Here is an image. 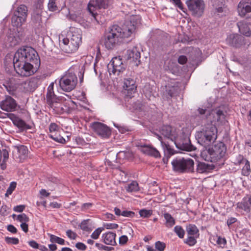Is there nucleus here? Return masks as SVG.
<instances>
[{
    "instance_id": "obj_21",
    "label": "nucleus",
    "mask_w": 251,
    "mask_h": 251,
    "mask_svg": "<svg viewBox=\"0 0 251 251\" xmlns=\"http://www.w3.org/2000/svg\"><path fill=\"white\" fill-rule=\"evenodd\" d=\"M239 31L246 36L251 35V24L245 21H241L237 23Z\"/></svg>"
},
{
    "instance_id": "obj_60",
    "label": "nucleus",
    "mask_w": 251,
    "mask_h": 251,
    "mask_svg": "<svg viewBox=\"0 0 251 251\" xmlns=\"http://www.w3.org/2000/svg\"><path fill=\"white\" fill-rule=\"evenodd\" d=\"M8 207L6 205H2L0 209V214L2 216L7 215V210Z\"/></svg>"
},
{
    "instance_id": "obj_33",
    "label": "nucleus",
    "mask_w": 251,
    "mask_h": 251,
    "mask_svg": "<svg viewBox=\"0 0 251 251\" xmlns=\"http://www.w3.org/2000/svg\"><path fill=\"white\" fill-rule=\"evenodd\" d=\"M41 77L36 76L30 78L28 80L31 84V87L34 91L41 83Z\"/></svg>"
},
{
    "instance_id": "obj_26",
    "label": "nucleus",
    "mask_w": 251,
    "mask_h": 251,
    "mask_svg": "<svg viewBox=\"0 0 251 251\" xmlns=\"http://www.w3.org/2000/svg\"><path fill=\"white\" fill-rule=\"evenodd\" d=\"M9 157L8 151L6 149L0 150V166L4 170L6 168V162Z\"/></svg>"
},
{
    "instance_id": "obj_42",
    "label": "nucleus",
    "mask_w": 251,
    "mask_h": 251,
    "mask_svg": "<svg viewBox=\"0 0 251 251\" xmlns=\"http://www.w3.org/2000/svg\"><path fill=\"white\" fill-rule=\"evenodd\" d=\"M174 231L180 238H183L184 237L185 231L181 226H176L174 227Z\"/></svg>"
},
{
    "instance_id": "obj_4",
    "label": "nucleus",
    "mask_w": 251,
    "mask_h": 251,
    "mask_svg": "<svg viewBox=\"0 0 251 251\" xmlns=\"http://www.w3.org/2000/svg\"><path fill=\"white\" fill-rule=\"evenodd\" d=\"M217 129L214 124H208L196 134L198 142L201 145H207L216 139Z\"/></svg>"
},
{
    "instance_id": "obj_41",
    "label": "nucleus",
    "mask_w": 251,
    "mask_h": 251,
    "mask_svg": "<svg viewBox=\"0 0 251 251\" xmlns=\"http://www.w3.org/2000/svg\"><path fill=\"white\" fill-rule=\"evenodd\" d=\"M198 236H189L185 240L184 243L190 246H194L197 243L196 238Z\"/></svg>"
},
{
    "instance_id": "obj_48",
    "label": "nucleus",
    "mask_w": 251,
    "mask_h": 251,
    "mask_svg": "<svg viewBox=\"0 0 251 251\" xmlns=\"http://www.w3.org/2000/svg\"><path fill=\"white\" fill-rule=\"evenodd\" d=\"M17 219L21 223H26L29 221L28 217L25 213L18 215Z\"/></svg>"
},
{
    "instance_id": "obj_24",
    "label": "nucleus",
    "mask_w": 251,
    "mask_h": 251,
    "mask_svg": "<svg viewBox=\"0 0 251 251\" xmlns=\"http://www.w3.org/2000/svg\"><path fill=\"white\" fill-rule=\"evenodd\" d=\"M116 233L112 232H108L102 234V237L103 242L107 245L114 246L116 244Z\"/></svg>"
},
{
    "instance_id": "obj_6",
    "label": "nucleus",
    "mask_w": 251,
    "mask_h": 251,
    "mask_svg": "<svg viewBox=\"0 0 251 251\" xmlns=\"http://www.w3.org/2000/svg\"><path fill=\"white\" fill-rule=\"evenodd\" d=\"M174 171L184 173H192L194 170V162L192 159L187 158H176L172 161Z\"/></svg>"
},
{
    "instance_id": "obj_53",
    "label": "nucleus",
    "mask_w": 251,
    "mask_h": 251,
    "mask_svg": "<svg viewBox=\"0 0 251 251\" xmlns=\"http://www.w3.org/2000/svg\"><path fill=\"white\" fill-rule=\"evenodd\" d=\"M32 19L34 22L40 24L42 21L41 15L39 13L34 14L32 16Z\"/></svg>"
},
{
    "instance_id": "obj_34",
    "label": "nucleus",
    "mask_w": 251,
    "mask_h": 251,
    "mask_svg": "<svg viewBox=\"0 0 251 251\" xmlns=\"http://www.w3.org/2000/svg\"><path fill=\"white\" fill-rule=\"evenodd\" d=\"M58 0H49L48 7V9L50 11H56L59 10L57 6Z\"/></svg>"
},
{
    "instance_id": "obj_37",
    "label": "nucleus",
    "mask_w": 251,
    "mask_h": 251,
    "mask_svg": "<svg viewBox=\"0 0 251 251\" xmlns=\"http://www.w3.org/2000/svg\"><path fill=\"white\" fill-rule=\"evenodd\" d=\"M49 235L51 242L56 243L62 245L65 244V241L63 239L51 234H49Z\"/></svg>"
},
{
    "instance_id": "obj_61",
    "label": "nucleus",
    "mask_w": 251,
    "mask_h": 251,
    "mask_svg": "<svg viewBox=\"0 0 251 251\" xmlns=\"http://www.w3.org/2000/svg\"><path fill=\"white\" fill-rule=\"evenodd\" d=\"M58 126L55 123H51L49 126L50 131L52 133L57 130Z\"/></svg>"
},
{
    "instance_id": "obj_59",
    "label": "nucleus",
    "mask_w": 251,
    "mask_h": 251,
    "mask_svg": "<svg viewBox=\"0 0 251 251\" xmlns=\"http://www.w3.org/2000/svg\"><path fill=\"white\" fill-rule=\"evenodd\" d=\"M75 247L81 251H85L87 248L86 246L81 242L76 243L75 244Z\"/></svg>"
},
{
    "instance_id": "obj_52",
    "label": "nucleus",
    "mask_w": 251,
    "mask_h": 251,
    "mask_svg": "<svg viewBox=\"0 0 251 251\" xmlns=\"http://www.w3.org/2000/svg\"><path fill=\"white\" fill-rule=\"evenodd\" d=\"M96 246L100 250L110 251L113 249V247L106 246L100 243H96Z\"/></svg>"
},
{
    "instance_id": "obj_11",
    "label": "nucleus",
    "mask_w": 251,
    "mask_h": 251,
    "mask_svg": "<svg viewBox=\"0 0 251 251\" xmlns=\"http://www.w3.org/2000/svg\"><path fill=\"white\" fill-rule=\"evenodd\" d=\"M107 67L110 75L112 73L119 75L126 69V66L123 64L120 56L113 58Z\"/></svg>"
},
{
    "instance_id": "obj_55",
    "label": "nucleus",
    "mask_w": 251,
    "mask_h": 251,
    "mask_svg": "<svg viewBox=\"0 0 251 251\" xmlns=\"http://www.w3.org/2000/svg\"><path fill=\"white\" fill-rule=\"evenodd\" d=\"M246 160V159L244 158L243 155L239 154L237 155L234 163L236 165H240L242 163H245V160Z\"/></svg>"
},
{
    "instance_id": "obj_8",
    "label": "nucleus",
    "mask_w": 251,
    "mask_h": 251,
    "mask_svg": "<svg viewBox=\"0 0 251 251\" xmlns=\"http://www.w3.org/2000/svg\"><path fill=\"white\" fill-rule=\"evenodd\" d=\"M227 44L234 48L246 49L250 45L249 41L242 36L238 34H231L226 39Z\"/></svg>"
},
{
    "instance_id": "obj_39",
    "label": "nucleus",
    "mask_w": 251,
    "mask_h": 251,
    "mask_svg": "<svg viewBox=\"0 0 251 251\" xmlns=\"http://www.w3.org/2000/svg\"><path fill=\"white\" fill-rule=\"evenodd\" d=\"M31 84L29 80H26L21 84V88L25 92H30L34 91L31 88Z\"/></svg>"
},
{
    "instance_id": "obj_31",
    "label": "nucleus",
    "mask_w": 251,
    "mask_h": 251,
    "mask_svg": "<svg viewBox=\"0 0 251 251\" xmlns=\"http://www.w3.org/2000/svg\"><path fill=\"white\" fill-rule=\"evenodd\" d=\"M128 192H135L139 190L138 183L136 181H133L126 187Z\"/></svg>"
},
{
    "instance_id": "obj_40",
    "label": "nucleus",
    "mask_w": 251,
    "mask_h": 251,
    "mask_svg": "<svg viewBox=\"0 0 251 251\" xmlns=\"http://www.w3.org/2000/svg\"><path fill=\"white\" fill-rule=\"evenodd\" d=\"M187 142L185 143H183L180 147V149L182 150H184L186 151H192L195 150L196 148L193 146L191 143L190 140L187 141Z\"/></svg>"
},
{
    "instance_id": "obj_64",
    "label": "nucleus",
    "mask_w": 251,
    "mask_h": 251,
    "mask_svg": "<svg viewBox=\"0 0 251 251\" xmlns=\"http://www.w3.org/2000/svg\"><path fill=\"white\" fill-rule=\"evenodd\" d=\"M104 227L106 229H116L118 227L116 224H106L104 225Z\"/></svg>"
},
{
    "instance_id": "obj_14",
    "label": "nucleus",
    "mask_w": 251,
    "mask_h": 251,
    "mask_svg": "<svg viewBox=\"0 0 251 251\" xmlns=\"http://www.w3.org/2000/svg\"><path fill=\"white\" fill-rule=\"evenodd\" d=\"M17 103L16 100L10 96H6L5 98L0 102V108L7 112H13L16 110Z\"/></svg>"
},
{
    "instance_id": "obj_7",
    "label": "nucleus",
    "mask_w": 251,
    "mask_h": 251,
    "mask_svg": "<svg viewBox=\"0 0 251 251\" xmlns=\"http://www.w3.org/2000/svg\"><path fill=\"white\" fill-rule=\"evenodd\" d=\"M77 78L76 75L72 73H67L61 77L59 81L60 88L64 91L70 92L76 86Z\"/></svg>"
},
{
    "instance_id": "obj_47",
    "label": "nucleus",
    "mask_w": 251,
    "mask_h": 251,
    "mask_svg": "<svg viewBox=\"0 0 251 251\" xmlns=\"http://www.w3.org/2000/svg\"><path fill=\"white\" fill-rule=\"evenodd\" d=\"M153 147L145 145H141V151L145 154L149 155Z\"/></svg>"
},
{
    "instance_id": "obj_9",
    "label": "nucleus",
    "mask_w": 251,
    "mask_h": 251,
    "mask_svg": "<svg viewBox=\"0 0 251 251\" xmlns=\"http://www.w3.org/2000/svg\"><path fill=\"white\" fill-rule=\"evenodd\" d=\"M110 3L109 0H90L88 4V10L98 23L97 10L101 8H107Z\"/></svg>"
},
{
    "instance_id": "obj_44",
    "label": "nucleus",
    "mask_w": 251,
    "mask_h": 251,
    "mask_svg": "<svg viewBox=\"0 0 251 251\" xmlns=\"http://www.w3.org/2000/svg\"><path fill=\"white\" fill-rule=\"evenodd\" d=\"M49 136L53 140L58 143L64 144L66 142V139L59 135H53V134H50L49 135Z\"/></svg>"
},
{
    "instance_id": "obj_17",
    "label": "nucleus",
    "mask_w": 251,
    "mask_h": 251,
    "mask_svg": "<svg viewBox=\"0 0 251 251\" xmlns=\"http://www.w3.org/2000/svg\"><path fill=\"white\" fill-rule=\"evenodd\" d=\"M135 30V26L131 22H126L123 26L120 27L119 33H120V39L128 38L133 33Z\"/></svg>"
},
{
    "instance_id": "obj_54",
    "label": "nucleus",
    "mask_w": 251,
    "mask_h": 251,
    "mask_svg": "<svg viewBox=\"0 0 251 251\" xmlns=\"http://www.w3.org/2000/svg\"><path fill=\"white\" fill-rule=\"evenodd\" d=\"M149 155H151L153 156L155 158H158L160 157V154L158 150H157L155 148L152 147L151 150V151H150Z\"/></svg>"
},
{
    "instance_id": "obj_15",
    "label": "nucleus",
    "mask_w": 251,
    "mask_h": 251,
    "mask_svg": "<svg viewBox=\"0 0 251 251\" xmlns=\"http://www.w3.org/2000/svg\"><path fill=\"white\" fill-rule=\"evenodd\" d=\"M126 59L132 62L135 66H138L140 63V52L139 49L134 47L127 50L126 55Z\"/></svg>"
},
{
    "instance_id": "obj_3",
    "label": "nucleus",
    "mask_w": 251,
    "mask_h": 251,
    "mask_svg": "<svg viewBox=\"0 0 251 251\" xmlns=\"http://www.w3.org/2000/svg\"><path fill=\"white\" fill-rule=\"evenodd\" d=\"M226 148L222 142H219L214 146L203 150L201 157L207 161L215 162L223 158L226 153Z\"/></svg>"
},
{
    "instance_id": "obj_12",
    "label": "nucleus",
    "mask_w": 251,
    "mask_h": 251,
    "mask_svg": "<svg viewBox=\"0 0 251 251\" xmlns=\"http://www.w3.org/2000/svg\"><path fill=\"white\" fill-rule=\"evenodd\" d=\"M94 131L99 136L103 138H108L111 135L110 128L104 124L95 122L92 125Z\"/></svg>"
},
{
    "instance_id": "obj_36",
    "label": "nucleus",
    "mask_w": 251,
    "mask_h": 251,
    "mask_svg": "<svg viewBox=\"0 0 251 251\" xmlns=\"http://www.w3.org/2000/svg\"><path fill=\"white\" fill-rule=\"evenodd\" d=\"M224 5L222 2L215 1L213 4L215 13L219 14L223 11V7Z\"/></svg>"
},
{
    "instance_id": "obj_63",
    "label": "nucleus",
    "mask_w": 251,
    "mask_h": 251,
    "mask_svg": "<svg viewBox=\"0 0 251 251\" xmlns=\"http://www.w3.org/2000/svg\"><path fill=\"white\" fill-rule=\"evenodd\" d=\"M187 61V58L185 55H181L178 58V62L180 64H184Z\"/></svg>"
},
{
    "instance_id": "obj_28",
    "label": "nucleus",
    "mask_w": 251,
    "mask_h": 251,
    "mask_svg": "<svg viewBox=\"0 0 251 251\" xmlns=\"http://www.w3.org/2000/svg\"><path fill=\"white\" fill-rule=\"evenodd\" d=\"M213 115L214 119L211 123L215 124L216 122H222L225 119V114L222 110L220 109L212 111L209 116Z\"/></svg>"
},
{
    "instance_id": "obj_20",
    "label": "nucleus",
    "mask_w": 251,
    "mask_h": 251,
    "mask_svg": "<svg viewBox=\"0 0 251 251\" xmlns=\"http://www.w3.org/2000/svg\"><path fill=\"white\" fill-rule=\"evenodd\" d=\"M161 132L164 136L170 139L172 141H175L177 137V134L176 133L174 129L170 126L162 127Z\"/></svg>"
},
{
    "instance_id": "obj_51",
    "label": "nucleus",
    "mask_w": 251,
    "mask_h": 251,
    "mask_svg": "<svg viewBox=\"0 0 251 251\" xmlns=\"http://www.w3.org/2000/svg\"><path fill=\"white\" fill-rule=\"evenodd\" d=\"M103 230V228H98L96 229L91 234V237L94 239H97L101 231Z\"/></svg>"
},
{
    "instance_id": "obj_29",
    "label": "nucleus",
    "mask_w": 251,
    "mask_h": 251,
    "mask_svg": "<svg viewBox=\"0 0 251 251\" xmlns=\"http://www.w3.org/2000/svg\"><path fill=\"white\" fill-rule=\"evenodd\" d=\"M164 217L166 221L165 226L166 227L170 228L175 225V220L170 214L168 213H164Z\"/></svg>"
},
{
    "instance_id": "obj_43",
    "label": "nucleus",
    "mask_w": 251,
    "mask_h": 251,
    "mask_svg": "<svg viewBox=\"0 0 251 251\" xmlns=\"http://www.w3.org/2000/svg\"><path fill=\"white\" fill-rule=\"evenodd\" d=\"M139 213L140 217L142 218H148L152 214V211L151 210L142 209L139 211Z\"/></svg>"
},
{
    "instance_id": "obj_5",
    "label": "nucleus",
    "mask_w": 251,
    "mask_h": 251,
    "mask_svg": "<svg viewBox=\"0 0 251 251\" xmlns=\"http://www.w3.org/2000/svg\"><path fill=\"white\" fill-rule=\"evenodd\" d=\"M120 27L118 25H113L104 35V45L108 50L114 49L120 42Z\"/></svg>"
},
{
    "instance_id": "obj_57",
    "label": "nucleus",
    "mask_w": 251,
    "mask_h": 251,
    "mask_svg": "<svg viewBox=\"0 0 251 251\" xmlns=\"http://www.w3.org/2000/svg\"><path fill=\"white\" fill-rule=\"evenodd\" d=\"M134 214V212L131 211H124L122 212V216L126 217H133Z\"/></svg>"
},
{
    "instance_id": "obj_13",
    "label": "nucleus",
    "mask_w": 251,
    "mask_h": 251,
    "mask_svg": "<svg viewBox=\"0 0 251 251\" xmlns=\"http://www.w3.org/2000/svg\"><path fill=\"white\" fill-rule=\"evenodd\" d=\"M27 155L28 150L25 146L20 145L14 147L12 156L14 159H17L20 162H22L27 158Z\"/></svg>"
},
{
    "instance_id": "obj_1",
    "label": "nucleus",
    "mask_w": 251,
    "mask_h": 251,
    "mask_svg": "<svg viewBox=\"0 0 251 251\" xmlns=\"http://www.w3.org/2000/svg\"><path fill=\"white\" fill-rule=\"evenodd\" d=\"M39 63L36 51L31 47H26L15 53L11 64L19 75L27 77L34 74L36 71L34 65L36 67Z\"/></svg>"
},
{
    "instance_id": "obj_23",
    "label": "nucleus",
    "mask_w": 251,
    "mask_h": 251,
    "mask_svg": "<svg viewBox=\"0 0 251 251\" xmlns=\"http://www.w3.org/2000/svg\"><path fill=\"white\" fill-rule=\"evenodd\" d=\"M237 207L239 209L244 210L248 213L250 212L251 207V197L247 196L244 197L242 201L237 203Z\"/></svg>"
},
{
    "instance_id": "obj_25",
    "label": "nucleus",
    "mask_w": 251,
    "mask_h": 251,
    "mask_svg": "<svg viewBox=\"0 0 251 251\" xmlns=\"http://www.w3.org/2000/svg\"><path fill=\"white\" fill-rule=\"evenodd\" d=\"M214 168V166L212 164L199 162L197 165L196 170L198 173L202 174L209 172Z\"/></svg>"
},
{
    "instance_id": "obj_19",
    "label": "nucleus",
    "mask_w": 251,
    "mask_h": 251,
    "mask_svg": "<svg viewBox=\"0 0 251 251\" xmlns=\"http://www.w3.org/2000/svg\"><path fill=\"white\" fill-rule=\"evenodd\" d=\"M238 12L241 17L251 18V6L247 3L240 2L238 5Z\"/></svg>"
},
{
    "instance_id": "obj_10",
    "label": "nucleus",
    "mask_w": 251,
    "mask_h": 251,
    "mask_svg": "<svg viewBox=\"0 0 251 251\" xmlns=\"http://www.w3.org/2000/svg\"><path fill=\"white\" fill-rule=\"evenodd\" d=\"M186 4L189 10L194 16L200 17L203 15L205 4L202 0H188Z\"/></svg>"
},
{
    "instance_id": "obj_50",
    "label": "nucleus",
    "mask_w": 251,
    "mask_h": 251,
    "mask_svg": "<svg viewBox=\"0 0 251 251\" xmlns=\"http://www.w3.org/2000/svg\"><path fill=\"white\" fill-rule=\"evenodd\" d=\"M13 56H11L10 55H7L5 56L4 60L5 66L7 67L13 66V65L11 64V63H13Z\"/></svg>"
},
{
    "instance_id": "obj_22",
    "label": "nucleus",
    "mask_w": 251,
    "mask_h": 251,
    "mask_svg": "<svg viewBox=\"0 0 251 251\" xmlns=\"http://www.w3.org/2000/svg\"><path fill=\"white\" fill-rule=\"evenodd\" d=\"M54 83H51L48 88V91L47 93V100L48 104L50 107H52L54 102L57 101L56 96L54 94L53 91Z\"/></svg>"
},
{
    "instance_id": "obj_58",
    "label": "nucleus",
    "mask_w": 251,
    "mask_h": 251,
    "mask_svg": "<svg viewBox=\"0 0 251 251\" xmlns=\"http://www.w3.org/2000/svg\"><path fill=\"white\" fill-rule=\"evenodd\" d=\"M114 126L118 129V130L121 133H125L126 131H129L128 128L126 126H118V125L116 126L115 124H114Z\"/></svg>"
},
{
    "instance_id": "obj_49",
    "label": "nucleus",
    "mask_w": 251,
    "mask_h": 251,
    "mask_svg": "<svg viewBox=\"0 0 251 251\" xmlns=\"http://www.w3.org/2000/svg\"><path fill=\"white\" fill-rule=\"evenodd\" d=\"M155 247L159 251H163L165 249L166 245L164 242L158 241L155 242Z\"/></svg>"
},
{
    "instance_id": "obj_30",
    "label": "nucleus",
    "mask_w": 251,
    "mask_h": 251,
    "mask_svg": "<svg viewBox=\"0 0 251 251\" xmlns=\"http://www.w3.org/2000/svg\"><path fill=\"white\" fill-rule=\"evenodd\" d=\"M25 22L23 18H20L19 16L14 15L12 17V24L14 26L20 27Z\"/></svg>"
},
{
    "instance_id": "obj_27",
    "label": "nucleus",
    "mask_w": 251,
    "mask_h": 251,
    "mask_svg": "<svg viewBox=\"0 0 251 251\" xmlns=\"http://www.w3.org/2000/svg\"><path fill=\"white\" fill-rule=\"evenodd\" d=\"M27 8L25 5H20L14 12V15L19 16L20 18H23V19L26 21L27 16Z\"/></svg>"
},
{
    "instance_id": "obj_16",
    "label": "nucleus",
    "mask_w": 251,
    "mask_h": 251,
    "mask_svg": "<svg viewBox=\"0 0 251 251\" xmlns=\"http://www.w3.org/2000/svg\"><path fill=\"white\" fill-rule=\"evenodd\" d=\"M123 87L126 96L130 98L133 97V94H134L136 91L135 82L133 79H125Z\"/></svg>"
},
{
    "instance_id": "obj_56",
    "label": "nucleus",
    "mask_w": 251,
    "mask_h": 251,
    "mask_svg": "<svg viewBox=\"0 0 251 251\" xmlns=\"http://www.w3.org/2000/svg\"><path fill=\"white\" fill-rule=\"evenodd\" d=\"M67 236L71 239L75 240L77 237V234L71 229L66 231Z\"/></svg>"
},
{
    "instance_id": "obj_46",
    "label": "nucleus",
    "mask_w": 251,
    "mask_h": 251,
    "mask_svg": "<svg viewBox=\"0 0 251 251\" xmlns=\"http://www.w3.org/2000/svg\"><path fill=\"white\" fill-rule=\"evenodd\" d=\"M5 242L8 244L17 245L19 243V239L17 238L6 237L5 238Z\"/></svg>"
},
{
    "instance_id": "obj_38",
    "label": "nucleus",
    "mask_w": 251,
    "mask_h": 251,
    "mask_svg": "<svg viewBox=\"0 0 251 251\" xmlns=\"http://www.w3.org/2000/svg\"><path fill=\"white\" fill-rule=\"evenodd\" d=\"M7 42L9 46L14 47L19 43V40L14 35H10L7 37Z\"/></svg>"
},
{
    "instance_id": "obj_18",
    "label": "nucleus",
    "mask_w": 251,
    "mask_h": 251,
    "mask_svg": "<svg viewBox=\"0 0 251 251\" xmlns=\"http://www.w3.org/2000/svg\"><path fill=\"white\" fill-rule=\"evenodd\" d=\"M8 117L12 120L13 124L17 126L21 130H26L31 129L32 127L14 114H9Z\"/></svg>"
},
{
    "instance_id": "obj_32",
    "label": "nucleus",
    "mask_w": 251,
    "mask_h": 251,
    "mask_svg": "<svg viewBox=\"0 0 251 251\" xmlns=\"http://www.w3.org/2000/svg\"><path fill=\"white\" fill-rule=\"evenodd\" d=\"M186 231L189 236H198L199 229L194 225H189L186 227Z\"/></svg>"
},
{
    "instance_id": "obj_2",
    "label": "nucleus",
    "mask_w": 251,
    "mask_h": 251,
    "mask_svg": "<svg viewBox=\"0 0 251 251\" xmlns=\"http://www.w3.org/2000/svg\"><path fill=\"white\" fill-rule=\"evenodd\" d=\"M80 31L77 29L68 35L66 38L61 40L59 38V44L62 50L65 52L72 53L76 51L81 43Z\"/></svg>"
},
{
    "instance_id": "obj_45",
    "label": "nucleus",
    "mask_w": 251,
    "mask_h": 251,
    "mask_svg": "<svg viewBox=\"0 0 251 251\" xmlns=\"http://www.w3.org/2000/svg\"><path fill=\"white\" fill-rule=\"evenodd\" d=\"M16 185L17 184L15 182L13 181L10 183L9 187L7 189L6 193L5 194V196L8 197L12 193L13 191L16 187Z\"/></svg>"
},
{
    "instance_id": "obj_62",
    "label": "nucleus",
    "mask_w": 251,
    "mask_h": 251,
    "mask_svg": "<svg viewBox=\"0 0 251 251\" xmlns=\"http://www.w3.org/2000/svg\"><path fill=\"white\" fill-rule=\"evenodd\" d=\"M217 243L220 246H222V245L224 246L226 244V241L225 238H222L221 237L219 236L218 237V239L217 240Z\"/></svg>"
},
{
    "instance_id": "obj_35",
    "label": "nucleus",
    "mask_w": 251,
    "mask_h": 251,
    "mask_svg": "<svg viewBox=\"0 0 251 251\" xmlns=\"http://www.w3.org/2000/svg\"><path fill=\"white\" fill-rule=\"evenodd\" d=\"M251 173V167L250 162L248 160H245V165L242 169V175L244 176H248Z\"/></svg>"
}]
</instances>
